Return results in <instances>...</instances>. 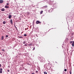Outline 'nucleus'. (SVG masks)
Returning <instances> with one entry per match:
<instances>
[{
	"label": "nucleus",
	"instance_id": "nucleus-1",
	"mask_svg": "<svg viewBox=\"0 0 74 74\" xmlns=\"http://www.w3.org/2000/svg\"><path fill=\"white\" fill-rule=\"evenodd\" d=\"M72 45L73 47H74V41H70L69 42V44H71L72 43Z\"/></svg>",
	"mask_w": 74,
	"mask_h": 74
},
{
	"label": "nucleus",
	"instance_id": "nucleus-2",
	"mask_svg": "<svg viewBox=\"0 0 74 74\" xmlns=\"http://www.w3.org/2000/svg\"><path fill=\"white\" fill-rule=\"evenodd\" d=\"M39 59H40V60L41 61H42L43 60V59H44V58H43L42 57H39Z\"/></svg>",
	"mask_w": 74,
	"mask_h": 74
},
{
	"label": "nucleus",
	"instance_id": "nucleus-3",
	"mask_svg": "<svg viewBox=\"0 0 74 74\" xmlns=\"http://www.w3.org/2000/svg\"><path fill=\"white\" fill-rule=\"evenodd\" d=\"M36 24H38V23H41V22L39 21H37L36 22Z\"/></svg>",
	"mask_w": 74,
	"mask_h": 74
},
{
	"label": "nucleus",
	"instance_id": "nucleus-4",
	"mask_svg": "<svg viewBox=\"0 0 74 74\" xmlns=\"http://www.w3.org/2000/svg\"><path fill=\"white\" fill-rule=\"evenodd\" d=\"M10 23L11 25H12L13 24V23H12V19L10 20Z\"/></svg>",
	"mask_w": 74,
	"mask_h": 74
},
{
	"label": "nucleus",
	"instance_id": "nucleus-5",
	"mask_svg": "<svg viewBox=\"0 0 74 74\" xmlns=\"http://www.w3.org/2000/svg\"><path fill=\"white\" fill-rule=\"evenodd\" d=\"M5 8H9V6L5 5Z\"/></svg>",
	"mask_w": 74,
	"mask_h": 74
},
{
	"label": "nucleus",
	"instance_id": "nucleus-6",
	"mask_svg": "<svg viewBox=\"0 0 74 74\" xmlns=\"http://www.w3.org/2000/svg\"><path fill=\"white\" fill-rule=\"evenodd\" d=\"M12 17V16H11V15H10L9 16V17H8V18H9V19H11V17Z\"/></svg>",
	"mask_w": 74,
	"mask_h": 74
},
{
	"label": "nucleus",
	"instance_id": "nucleus-7",
	"mask_svg": "<svg viewBox=\"0 0 74 74\" xmlns=\"http://www.w3.org/2000/svg\"><path fill=\"white\" fill-rule=\"evenodd\" d=\"M3 0H0V3H3Z\"/></svg>",
	"mask_w": 74,
	"mask_h": 74
},
{
	"label": "nucleus",
	"instance_id": "nucleus-8",
	"mask_svg": "<svg viewBox=\"0 0 74 74\" xmlns=\"http://www.w3.org/2000/svg\"><path fill=\"white\" fill-rule=\"evenodd\" d=\"M3 39H4V36H2L1 37V40H3Z\"/></svg>",
	"mask_w": 74,
	"mask_h": 74
},
{
	"label": "nucleus",
	"instance_id": "nucleus-9",
	"mask_svg": "<svg viewBox=\"0 0 74 74\" xmlns=\"http://www.w3.org/2000/svg\"><path fill=\"white\" fill-rule=\"evenodd\" d=\"M29 46H31V45H32V43H29L28 44Z\"/></svg>",
	"mask_w": 74,
	"mask_h": 74
},
{
	"label": "nucleus",
	"instance_id": "nucleus-10",
	"mask_svg": "<svg viewBox=\"0 0 74 74\" xmlns=\"http://www.w3.org/2000/svg\"><path fill=\"white\" fill-rule=\"evenodd\" d=\"M4 10H5V9H4V8L2 9L1 10V11H4Z\"/></svg>",
	"mask_w": 74,
	"mask_h": 74
},
{
	"label": "nucleus",
	"instance_id": "nucleus-11",
	"mask_svg": "<svg viewBox=\"0 0 74 74\" xmlns=\"http://www.w3.org/2000/svg\"><path fill=\"white\" fill-rule=\"evenodd\" d=\"M42 12H43V11H41L40 12V14H42Z\"/></svg>",
	"mask_w": 74,
	"mask_h": 74
},
{
	"label": "nucleus",
	"instance_id": "nucleus-12",
	"mask_svg": "<svg viewBox=\"0 0 74 74\" xmlns=\"http://www.w3.org/2000/svg\"><path fill=\"white\" fill-rule=\"evenodd\" d=\"M5 23H6L5 21H3V24H5Z\"/></svg>",
	"mask_w": 74,
	"mask_h": 74
},
{
	"label": "nucleus",
	"instance_id": "nucleus-13",
	"mask_svg": "<svg viewBox=\"0 0 74 74\" xmlns=\"http://www.w3.org/2000/svg\"><path fill=\"white\" fill-rule=\"evenodd\" d=\"M25 46H26V47H27V44H25Z\"/></svg>",
	"mask_w": 74,
	"mask_h": 74
},
{
	"label": "nucleus",
	"instance_id": "nucleus-14",
	"mask_svg": "<svg viewBox=\"0 0 74 74\" xmlns=\"http://www.w3.org/2000/svg\"><path fill=\"white\" fill-rule=\"evenodd\" d=\"M64 71H67V69H64Z\"/></svg>",
	"mask_w": 74,
	"mask_h": 74
},
{
	"label": "nucleus",
	"instance_id": "nucleus-15",
	"mask_svg": "<svg viewBox=\"0 0 74 74\" xmlns=\"http://www.w3.org/2000/svg\"><path fill=\"white\" fill-rule=\"evenodd\" d=\"M44 73L45 74H47V73L46 72H44Z\"/></svg>",
	"mask_w": 74,
	"mask_h": 74
},
{
	"label": "nucleus",
	"instance_id": "nucleus-16",
	"mask_svg": "<svg viewBox=\"0 0 74 74\" xmlns=\"http://www.w3.org/2000/svg\"><path fill=\"white\" fill-rule=\"evenodd\" d=\"M51 10H49V12H51Z\"/></svg>",
	"mask_w": 74,
	"mask_h": 74
},
{
	"label": "nucleus",
	"instance_id": "nucleus-17",
	"mask_svg": "<svg viewBox=\"0 0 74 74\" xmlns=\"http://www.w3.org/2000/svg\"><path fill=\"white\" fill-rule=\"evenodd\" d=\"M1 50L2 51H5V50L4 49H2Z\"/></svg>",
	"mask_w": 74,
	"mask_h": 74
},
{
	"label": "nucleus",
	"instance_id": "nucleus-18",
	"mask_svg": "<svg viewBox=\"0 0 74 74\" xmlns=\"http://www.w3.org/2000/svg\"><path fill=\"white\" fill-rule=\"evenodd\" d=\"M23 44H26V42H25V41H24L23 42Z\"/></svg>",
	"mask_w": 74,
	"mask_h": 74
},
{
	"label": "nucleus",
	"instance_id": "nucleus-19",
	"mask_svg": "<svg viewBox=\"0 0 74 74\" xmlns=\"http://www.w3.org/2000/svg\"><path fill=\"white\" fill-rule=\"evenodd\" d=\"M2 73V71H0V73Z\"/></svg>",
	"mask_w": 74,
	"mask_h": 74
},
{
	"label": "nucleus",
	"instance_id": "nucleus-20",
	"mask_svg": "<svg viewBox=\"0 0 74 74\" xmlns=\"http://www.w3.org/2000/svg\"><path fill=\"white\" fill-rule=\"evenodd\" d=\"M6 37H8V36L7 35L6 36Z\"/></svg>",
	"mask_w": 74,
	"mask_h": 74
},
{
	"label": "nucleus",
	"instance_id": "nucleus-21",
	"mask_svg": "<svg viewBox=\"0 0 74 74\" xmlns=\"http://www.w3.org/2000/svg\"><path fill=\"white\" fill-rule=\"evenodd\" d=\"M3 71V69H0V71Z\"/></svg>",
	"mask_w": 74,
	"mask_h": 74
},
{
	"label": "nucleus",
	"instance_id": "nucleus-22",
	"mask_svg": "<svg viewBox=\"0 0 74 74\" xmlns=\"http://www.w3.org/2000/svg\"><path fill=\"white\" fill-rule=\"evenodd\" d=\"M38 72L37 71H36V73H38Z\"/></svg>",
	"mask_w": 74,
	"mask_h": 74
},
{
	"label": "nucleus",
	"instance_id": "nucleus-23",
	"mask_svg": "<svg viewBox=\"0 0 74 74\" xmlns=\"http://www.w3.org/2000/svg\"><path fill=\"white\" fill-rule=\"evenodd\" d=\"M27 36V35H26V34H25L24 35V36Z\"/></svg>",
	"mask_w": 74,
	"mask_h": 74
},
{
	"label": "nucleus",
	"instance_id": "nucleus-24",
	"mask_svg": "<svg viewBox=\"0 0 74 74\" xmlns=\"http://www.w3.org/2000/svg\"><path fill=\"white\" fill-rule=\"evenodd\" d=\"M7 5H9V3H7Z\"/></svg>",
	"mask_w": 74,
	"mask_h": 74
},
{
	"label": "nucleus",
	"instance_id": "nucleus-25",
	"mask_svg": "<svg viewBox=\"0 0 74 74\" xmlns=\"http://www.w3.org/2000/svg\"><path fill=\"white\" fill-rule=\"evenodd\" d=\"M15 26L16 29V30H18V29H17V28L16 27V26Z\"/></svg>",
	"mask_w": 74,
	"mask_h": 74
},
{
	"label": "nucleus",
	"instance_id": "nucleus-26",
	"mask_svg": "<svg viewBox=\"0 0 74 74\" xmlns=\"http://www.w3.org/2000/svg\"><path fill=\"white\" fill-rule=\"evenodd\" d=\"M35 49V47H34L33 49V50H34Z\"/></svg>",
	"mask_w": 74,
	"mask_h": 74
},
{
	"label": "nucleus",
	"instance_id": "nucleus-27",
	"mask_svg": "<svg viewBox=\"0 0 74 74\" xmlns=\"http://www.w3.org/2000/svg\"><path fill=\"white\" fill-rule=\"evenodd\" d=\"M8 68H10V66H8Z\"/></svg>",
	"mask_w": 74,
	"mask_h": 74
},
{
	"label": "nucleus",
	"instance_id": "nucleus-28",
	"mask_svg": "<svg viewBox=\"0 0 74 74\" xmlns=\"http://www.w3.org/2000/svg\"><path fill=\"white\" fill-rule=\"evenodd\" d=\"M8 72H9V71H10V70H8Z\"/></svg>",
	"mask_w": 74,
	"mask_h": 74
},
{
	"label": "nucleus",
	"instance_id": "nucleus-29",
	"mask_svg": "<svg viewBox=\"0 0 74 74\" xmlns=\"http://www.w3.org/2000/svg\"><path fill=\"white\" fill-rule=\"evenodd\" d=\"M20 38H22V37L20 36Z\"/></svg>",
	"mask_w": 74,
	"mask_h": 74
},
{
	"label": "nucleus",
	"instance_id": "nucleus-30",
	"mask_svg": "<svg viewBox=\"0 0 74 74\" xmlns=\"http://www.w3.org/2000/svg\"><path fill=\"white\" fill-rule=\"evenodd\" d=\"M1 64H0V67H1Z\"/></svg>",
	"mask_w": 74,
	"mask_h": 74
},
{
	"label": "nucleus",
	"instance_id": "nucleus-31",
	"mask_svg": "<svg viewBox=\"0 0 74 74\" xmlns=\"http://www.w3.org/2000/svg\"><path fill=\"white\" fill-rule=\"evenodd\" d=\"M27 14H28V15H29V12H28Z\"/></svg>",
	"mask_w": 74,
	"mask_h": 74
},
{
	"label": "nucleus",
	"instance_id": "nucleus-32",
	"mask_svg": "<svg viewBox=\"0 0 74 74\" xmlns=\"http://www.w3.org/2000/svg\"><path fill=\"white\" fill-rule=\"evenodd\" d=\"M70 74H71V72H70Z\"/></svg>",
	"mask_w": 74,
	"mask_h": 74
},
{
	"label": "nucleus",
	"instance_id": "nucleus-33",
	"mask_svg": "<svg viewBox=\"0 0 74 74\" xmlns=\"http://www.w3.org/2000/svg\"><path fill=\"white\" fill-rule=\"evenodd\" d=\"M48 64H49V65H50V63H49Z\"/></svg>",
	"mask_w": 74,
	"mask_h": 74
},
{
	"label": "nucleus",
	"instance_id": "nucleus-34",
	"mask_svg": "<svg viewBox=\"0 0 74 74\" xmlns=\"http://www.w3.org/2000/svg\"><path fill=\"white\" fill-rule=\"evenodd\" d=\"M32 74H34V73H32Z\"/></svg>",
	"mask_w": 74,
	"mask_h": 74
},
{
	"label": "nucleus",
	"instance_id": "nucleus-35",
	"mask_svg": "<svg viewBox=\"0 0 74 74\" xmlns=\"http://www.w3.org/2000/svg\"><path fill=\"white\" fill-rule=\"evenodd\" d=\"M45 7H47V6H45Z\"/></svg>",
	"mask_w": 74,
	"mask_h": 74
},
{
	"label": "nucleus",
	"instance_id": "nucleus-36",
	"mask_svg": "<svg viewBox=\"0 0 74 74\" xmlns=\"http://www.w3.org/2000/svg\"><path fill=\"white\" fill-rule=\"evenodd\" d=\"M56 63H57V62H56Z\"/></svg>",
	"mask_w": 74,
	"mask_h": 74
},
{
	"label": "nucleus",
	"instance_id": "nucleus-37",
	"mask_svg": "<svg viewBox=\"0 0 74 74\" xmlns=\"http://www.w3.org/2000/svg\"><path fill=\"white\" fill-rule=\"evenodd\" d=\"M0 54H1V52H0Z\"/></svg>",
	"mask_w": 74,
	"mask_h": 74
}]
</instances>
